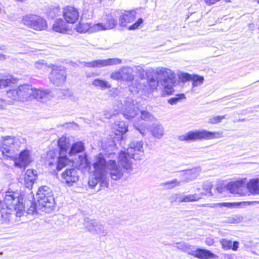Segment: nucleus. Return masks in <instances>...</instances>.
I'll return each mask as SVG.
<instances>
[{"label":"nucleus","mask_w":259,"mask_h":259,"mask_svg":"<svg viewBox=\"0 0 259 259\" xmlns=\"http://www.w3.org/2000/svg\"><path fill=\"white\" fill-rule=\"evenodd\" d=\"M201 197L196 194L186 195L183 194H174L171 196V201L179 202H188L198 200Z\"/></svg>","instance_id":"20"},{"label":"nucleus","mask_w":259,"mask_h":259,"mask_svg":"<svg viewBox=\"0 0 259 259\" xmlns=\"http://www.w3.org/2000/svg\"><path fill=\"white\" fill-rule=\"evenodd\" d=\"M65 92H66V91L63 90V91H62V93L64 95H65V93H64Z\"/></svg>","instance_id":"60"},{"label":"nucleus","mask_w":259,"mask_h":259,"mask_svg":"<svg viewBox=\"0 0 259 259\" xmlns=\"http://www.w3.org/2000/svg\"><path fill=\"white\" fill-rule=\"evenodd\" d=\"M92 26L93 25H91L88 23H79V24L76 26V30L80 33H84L89 29L91 31H94L92 29Z\"/></svg>","instance_id":"35"},{"label":"nucleus","mask_w":259,"mask_h":259,"mask_svg":"<svg viewBox=\"0 0 259 259\" xmlns=\"http://www.w3.org/2000/svg\"><path fill=\"white\" fill-rule=\"evenodd\" d=\"M92 84L96 87L100 88L102 90L109 89L111 87L108 81L99 78L94 79L92 81Z\"/></svg>","instance_id":"32"},{"label":"nucleus","mask_w":259,"mask_h":259,"mask_svg":"<svg viewBox=\"0 0 259 259\" xmlns=\"http://www.w3.org/2000/svg\"><path fill=\"white\" fill-rule=\"evenodd\" d=\"M22 21L25 25L35 30L41 31L47 28L46 20L38 15L33 14L25 15L23 17Z\"/></svg>","instance_id":"10"},{"label":"nucleus","mask_w":259,"mask_h":259,"mask_svg":"<svg viewBox=\"0 0 259 259\" xmlns=\"http://www.w3.org/2000/svg\"><path fill=\"white\" fill-rule=\"evenodd\" d=\"M1 12V8H0V12Z\"/></svg>","instance_id":"64"},{"label":"nucleus","mask_w":259,"mask_h":259,"mask_svg":"<svg viewBox=\"0 0 259 259\" xmlns=\"http://www.w3.org/2000/svg\"><path fill=\"white\" fill-rule=\"evenodd\" d=\"M30 162V152L25 150L20 152L18 158L15 160V165L19 167H26Z\"/></svg>","instance_id":"22"},{"label":"nucleus","mask_w":259,"mask_h":259,"mask_svg":"<svg viewBox=\"0 0 259 259\" xmlns=\"http://www.w3.org/2000/svg\"><path fill=\"white\" fill-rule=\"evenodd\" d=\"M33 92V99H36L41 102H46L53 97L51 90L49 89L42 90L34 88Z\"/></svg>","instance_id":"18"},{"label":"nucleus","mask_w":259,"mask_h":259,"mask_svg":"<svg viewBox=\"0 0 259 259\" xmlns=\"http://www.w3.org/2000/svg\"><path fill=\"white\" fill-rule=\"evenodd\" d=\"M36 195L38 207L42 211L49 213L54 208L55 199L51 189L48 186L39 187Z\"/></svg>","instance_id":"5"},{"label":"nucleus","mask_w":259,"mask_h":259,"mask_svg":"<svg viewBox=\"0 0 259 259\" xmlns=\"http://www.w3.org/2000/svg\"><path fill=\"white\" fill-rule=\"evenodd\" d=\"M23 199V195L18 192L8 190L6 193L4 200L8 209L16 211L17 217H20L25 209L28 214H33L36 211L37 206L35 202L24 201Z\"/></svg>","instance_id":"1"},{"label":"nucleus","mask_w":259,"mask_h":259,"mask_svg":"<svg viewBox=\"0 0 259 259\" xmlns=\"http://www.w3.org/2000/svg\"><path fill=\"white\" fill-rule=\"evenodd\" d=\"M15 138L13 136H6L3 137V145L4 146H6L7 147H9V148H3L4 149H10L11 150V152L13 154L12 151L13 150L11 148H12V146L15 143Z\"/></svg>","instance_id":"33"},{"label":"nucleus","mask_w":259,"mask_h":259,"mask_svg":"<svg viewBox=\"0 0 259 259\" xmlns=\"http://www.w3.org/2000/svg\"><path fill=\"white\" fill-rule=\"evenodd\" d=\"M143 143L142 141H134L130 144L127 148V152L121 151L119 154V162L123 168L130 169L132 167L131 158L135 160L140 159L143 154Z\"/></svg>","instance_id":"4"},{"label":"nucleus","mask_w":259,"mask_h":259,"mask_svg":"<svg viewBox=\"0 0 259 259\" xmlns=\"http://www.w3.org/2000/svg\"><path fill=\"white\" fill-rule=\"evenodd\" d=\"M228 259H233V258L231 256H228Z\"/></svg>","instance_id":"61"},{"label":"nucleus","mask_w":259,"mask_h":259,"mask_svg":"<svg viewBox=\"0 0 259 259\" xmlns=\"http://www.w3.org/2000/svg\"><path fill=\"white\" fill-rule=\"evenodd\" d=\"M110 77L116 80L125 81L128 85H132L134 80V75L133 74V69L128 66H124L117 71L112 72Z\"/></svg>","instance_id":"12"},{"label":"nucleus","mask_w":259,"mask_h":259,"mask_svg":"<svg viewBox=\"0 0 259 259\" xmlns=\"http://www.w3.org/2000/svg\"><path fill=\"white\" fill-rule=\"evenodd\" d=\"M194 257L200 259H210L218 257V256L209 250L203 248L195 249Z\"/></svg>","instance_id":"25"},{"label":"nucleus","mask_w":259,"mask_h":259,"mask_svg":"<svg viewBox=\"0 0 259 259\" xmlns=\"http://www.w3.org/2000/svg\"><path fill=\"white\" fill-rule=\"evenodd\" d=\"M61 177L68 186H71L78 181V170L74 168H67L62 172Z\"/></svg>","instance_id":"15"},{"label":"nucleus","mask_w":259,"mask_h":259,"mask_svg":"<svg viewBox=\"0 0 259 259\" xmlns=\"http://www.w3.org/2000/svg\"><path fill=\"white\" fill-rule=\"evenodd\" d=\"M63 17L66 23H74L79 18L78 10L72 6H67L63 9Z\"/></svg>","instance_id":"17"},{"label":"nucleus","mask_w":259,"mask_h":259,"mask_svg":"<svg viewBox=\"0 0 259 259\" xmlns=\"http://www.w3.org/2000/svg\"><path fill=\"white\" fill-rule=\"evenodd\" d=\"M114 129L116 132L115 135L117 136L114 137V140L121 141L123 139V135L127 131L128 125L125 121H116L114 125Z\"/></svg>","instance_id":"21"},{"label":"nucleus","mask_w":259,"mask_h":259,"mask_svg":"<svg viewBox=\"0 0 259 259\" xmlns=\"http://www.w3.org/2000/svg\"><path fill=\"white\" fill-rule=\"evenodd\" d=\"M122 60L118 58L97 60L85 63V66L87 67L101 68L107 66H113L120 64Z\"/></svg>","instance_id":"14"},{"label":"nucleus","mask_w":259,"mask_h":259,"mask_svg":"<svg viewBox=\"0 0 259 259\" xmlns=\"http://www.w3.org/2000/svg\"><path fill=\"white\" fill-rule=\"evenodd\" d=\"M231 203H227V202H223V203H213L209 205V207L212 208L214 207H222L223 206L230 207L232 206Z\"/></svg>","instance_id":"43"},{"label":"nucleus","mask_w":259,"mask_h":259,"mask_svg":"<svg viewBox=\"0 0 259 259\" xmlns=\"http://www.w3.org/2000/svg\"><path fill=\"white\" fill-rule=\"evenodd\" d=\"M243 185L242 181H237L234 182H231L227 185V189L232 193H238L239 188Z\"/></svg>","instance_id":"31"},{"label":"nucleus","mask_w":259,"mask_h":259,"mask_svg":"<svg viewBox=\"0 0 259 259\" xmlns=\"http://www.w3.org/2000/svg\"><path fill=\"white\" fill-rule=\"evenodd\" d=\"M65 137H61L58 141L59 151L51 150L47 154V161L50 166L56 165L58 170H61L70 162L66 153L68 150V145Z\"/></svg>","instance_id":"3"},{"label":"nucleus","mask_w":259,"mask_h":259,"mask_svg":"<svg viewBox=\"0 0 259 259\" xmlns=\"http://www.w3.org/2000/svg\"><path fill=\"white\" fill-rule=\"evenodd\" d=\"M104 116H105V118H106L107 119H109L111 117L112 114L111 113H106V112H105Z\"/></svg>","instance_id":"54"},{"label":"nucleus","mask_w":259,"mask_h":259,"mask_svg":"<svg viewBox=\"0 0 259 259\" xmlns=\"http://www.w3.org/2000/svg\"><path fill=\"white\" fill-rule=\"evenodd\" d=\"M44 65V61L43 60L36 62L35 63V67L38 69L42 68Z\"/></svg>","instance_id":"47"},{"label":"nucleus","mask_w":259,"mask_h":259,"mask_svg":"<svg viewBox=\"0 0 259 259\" xmlns=\"http://www.w3.org/2000/svg\"><path fill=\"white\" fill-rule=\"evenodd\" d=\"M105 161L103 155L100 153L96 157L95 161L93 164L94 171L93 174L89 178L88 181L89 187L93 189L99 183L100 180H102L106 176V171L104 168Z\"/></svg>","instance_id":"6"},{"label":"nucleus","mask_w":259,"mask_h":259,"mask_svg":"<svg viewBox=\"0 0 259 259\" xmlns=\"http://www.w3.org/2000/svg\"><path fill=\"white\" fill-rule=\"evenodd\" d=\"M118 14L116 11H112L109 13L105 14L103 16V22L93 25L94 31L111 30L115 28L117 25Z\"/></svg>","instance_id":"9"},{"label":"nucleus","mask_w":259,"mask_h":259,"mask_svg":"<svg viewBox=\"0 0 259 259\" xmlns=\"http://www.w3.org/2000/svg\"><path fill=\"white\" fill-rule=\"evenodd\" d=\"M185 98V95L184 94H178L176 97L171 98L168 100V103L171 105H174L177 104L181 99Z\"/></svg>","instance_id":"39"},{"label":"nucleus","mask_w":259,"mask_h":259,"mask_svg":"<svg viewBox=\"0 0 259 259\" xmlns=\"http://www.w3.org/2000/svg\"><path fill=\"white\" fill-rule=\"evenodd\" d=\"M99 182L100 184V187H106L108 188L109 186V183L107 182V180L106 179V176H104V178L102 180H100Z\"/></svg>","instance_id":"46"},{"label":"nucleus","mask_w":259,"mask_h":259,"mask_svg":"<svg viewBox=\"0 0 259 259\" xmlns=\"http://www.w3.org/2000/svg\"><path fill=\"white\" fill-rule=\"evenodd\" d=\"M52 29L55 32L64 33L68 29V25L63 19H58L54 21Z\"/></svg>","instance_id":"26"},{"label":"nucleus","mask_w":259,"mask_h":259,"mask_svg":"<svg viewBox=\"0 0 259 259\" xmlns=\"http://www.w3.org/2000/svg\"><path fill=\"white\" fill-rule=\"evenodd\" d=\"M54 11V15H55L56 13H57L58 12V9L57 8H55L53 9Z\"/></svg>","instance_id":"58"},{"label":"nucleus","mask_w":259,"mask_h":259,"mask_svg":"<svg viewBox=\"0 0 259 259\" xmlns=\"http://www.w3.org/2000/svg\"><path fill=\"white\" fill-rule=\"evenodd\" d=\"M51 82L56 86L63 85L66 81V72L62 66H56L54 68L50 74Z\"/></svg>","instance_id":"13"},{"label":"nucleus","mask_w":259,"mask_h":259,"mask_svg":"<svg viewBox=\"0 0 259 259\" xmlns=\"http://www.w3.org/2000/svg\"><path fill=\"white\" fill-rule=\"evenodd\" d=\"M151 131L152 135L156 138L160 139L163 136L164 129L161 124H153Z\"/></svg>","instance_id":"28"},{"label":"nucleus","mask_w":259,"mask_h":259,"mask_svg":"<svg viewBox=\"0 0 259 259\" xmlns=\"http://www.w3.org/2000/svg\"><path fill=\"white\" fill-rule=\"evenodd\" d=\"M243 217L240 214H235L228 218L226 222L230 224H238L242 222Z\"/></svg>","instance_id":"37"},{"label":"nucleus","mask_w":259,"mask_h":259,"mask_svg":"<svg viewBox=\"0 0 259 259\" xmlns=\"http://www.w3.org/2000/svg\"><path fill=\"white\" fill-rule=\"evenodd\" d=\"M211 187L212 184L209 183L207 185H204L203 188L204 189L206 190V191H208L209 193L210 194V195H212V194L211 192Z\"/></svg>","instance_id":"48"},{"label":"nucleus","mask_w":259,"mask_h":259,"mask_svg":"<svg viewBox=\"0 0 259 259\" xmlns=\"http://www.w3.org/2000/svg\"><path fill=\"white\" fill-rule=\"evenodd\" d=\"M220 134L218 132H211L206 130L190 131L179 137L180 141H194L198 140H209L218 138Z\"/></svg>","instance_id":"8"},{"label":"nucleus","mask_w":259,"mask_h":259,"mask_svg":"<svg viewBox=\"0 0 259 259\" xmlns=\"http://www.w3.org/2000/svg\"><path fill=\"white\" fill-rule=\"evenodd\" d=\"M141 118L145 121L152 120L154 118L153 115L146 110L141 111Z\"/></svg>","instance_id":"38"},{"label":"nucleus","mask_w":259,"mask_h":259,"mask_svg":"<svg viewBox=\"0 0 259 259\" xmlns=\"http://www.w3.org/2000/svg\"><path fill=\"white\" fill-rule=\"evenodd\" d=\"M84 150V146L83 143L81 142H77L72 145L69 151V154L70 156H72L75 154L83 151Z\"/></svg>","instance_id":"30"},{"label":"nucleus","mask_w":259,"mask_h":259,"mask_svg":"<svg viewBox=\"0 0 259 259\" xmlns=\"http://www.w3.org/2000/svg\"><path fill=\"white\" fill-rule=\"evenodd\" d=\"M185 243L181 242V243H176L175 244V247H177L178 249L182 250L183 248V245H185Z\"/></svg>","instance_id":"51"},{"label":"nucleus","mask_w":259,"mask_h":259,"mask_svg":"<svg viewBox=\"0 0 259 259\" xmlns=\"http://www.w3.org/2000/svg\"><path fill=\"white\" fill-rule=\"evenodd\" d=\"M34 88L31 85L22 84L7 92V96L15 101H27L33 99Z\"/></svg>","instance_id":"7"},{"label":"nucleus","mask_w":259,"mask_h":259,"mask_svg":"<svg viewBox=\"0 0 259 259\" xmlns=\"http://www.w3.org/2000/svg\"><path fill=\"white\" fill-rule=\"evenodd\" d=\"M13 82L9 78L0 79V89L11 86Z\"/></svg>","instance_id":"42"},{"label":"nucleus","mask_w":259,"mask_h":259,"mask_svg":"<svg viewBox=\"0 0 259 259\" xmlns=\"http://www.w3.org/2000/svg\"><path fill=\"white\" fill-rule=\"evenodd\" d=\"M50 15V16L51 17H52V18H53V17H54V15H52V14H50V15Z\"/></svg>","instance_id":"59"},{"label":"nucleus","mask_w":259,"mask_h":259,"mask_svg":"<svg viewBox=\"0 0 259 259\" xmlns=\"http://www.w3.org/2000/svg\"><path fill=\"white\" fill-rule=\"evenodd\" d=\"M246 120V118H242V119H239L238 120V121H240V122H244Z\"/></svg>","instance_id":"57"},{"label":"nucleus","mask_w":259,"mask_h":259,"mask_svg":"<svg viewBox=\"0 0 259 259\" xmlns=\"http://www.w3.org/2000/svg\"><path fill=\"white\" fill-rule=\"evenodd\" d=\"M36 171L27 169L24 177V185L29 191L31 190L36 178Z\"/></svg>","instance_id":"24"},{"label":"nucleus","mask_w":259,"mask_h":259,"mask_svg":"<svg viewBox=\"0 0 259 259\" xmlns=\"http://www.w3.org/2000/svg\"><path fill=\"white\" fill-rule=\"evenodd\" d=\"M192 81V87L195 88L203 84L204 78L203 76L198 75H193L191 79Z\"/></svg>","instance_id":"36"},{"label":"nucleus","mask_w":259,"mask_h":259,"mask_svg":"<svg viewBox=\"0 0 259 259\" xmlns=\"http://www.w3.org/2000/svg\"><path fill=\"white\" fill-rule=\"evenodd\" d=\"M205 243L208 246H211L214 243L213 239L211 237H208L205 240Z\"/></svg>","instance_id":"49"},{"label":"nucleus","mask_w":259,"mask_h":259,"mask_svg":"<svg viewBox=\"0 0 259 259\" xmlns=\"http://www.w3.org/2000/svg\"><path fill=\"white\" fill-rule=\"evenodd\" d=\"M87 227L90 232L96 233L101 236H106L108 233L107 230L104 229L102 224L94 220H91L90 225Z\"/></svg>","instance_id":"23"},{"label":"nucleus","mask_w":259,"mask_h":259,"mask_svg":"<svg viewBox=\"0 0 259 259\" xmlns=\"http://www.w3.org/2000/svg\"><path fill=\"white\" fill-rule=\"evenodd\" d=\"M192 75L188 73H182L180 75V78L184 82L191 80Z\"/></svg>","instance_id":"44"},{"label":"nucleus","mask_w":259,"mask_h":259,"mask_svg":"<svg viewBox=\"0 0 259 259\" xmlns=\"http://www.w3.org/2000/svg\"><path fill=\"white\" fill-rule=\"evenodd\" d=\"M180 184V182L178 181L177 179H175L171 181H168L166 182L162 183L161 184V186L164 187L167 189H171L179 186Z\"/></svg>","instance_id":"34"},{"label":"nucleus","mask_w":259,"mask_h":259,"mask_svg":"<svg viewBox=\"0 0 259 259\" xmlns=\"http://www.w3.org/2000/svg\"><path fill=\"white\" fill-rule=\"evenodd\" d=\"M226 118V115L215 116L210 118L208 123L210 124H216L220 123L222 120Z\"/></svg>","instance_id":"40"},{"label":"nucleus","mask_w":259,"mask_h":259,"mask_svg":"<svg viewBox=\"0 0 259 259\" xmlns=\"http://www.w3.org/2000/svg\"><path fill=\"white\" fill-rule=\"evenodd\" d=\"M139 109H136L131 100H128L124 102L122 109V114L124 117L127 119L132 118L136 116L138 113Z\"/></svg>","instance_id":"19"},{"label":"nucleus","mask_w":259,"mask_h":259,"mask_svg":"<svg viewBox=\"0 0 259 259\" xmlns=\"http://www.w3.org/2000/svg\"><path fill=\"white\" fill-rule=\"evenodd\" d=\"M5 106V101L0 98V109L3 108Z\"/></svg>","instance_id":"52"},{"label":"nucleus","mask_w":259,"mask_h":259,"mask_svg":"<svg viewBox=\"0 0 259 259\" xmlns=\"http://www.w3.org/2000/svg\"><path fill=\"white\" fill-rule=\"evenodd\" d=\"M220 1L221 0H204V2L205 3V4H207V5L211 6Z\"/></svg>","instance_id":"50"},{"label":"nucleus","mask_w":259,"mask_h":259,"mask_svg":"<svg viewBox=\"0 0 259 259\" xmlns=\"http://www.w3.org/2000/svg\"><path fill=\"white\" fill-rule=\"evenodd\" d=\"M103 159L105 161L104 168L106 175L109 173L111 179L114 181H118L121 179L123 176V171L122 168L117 164L115 160H109L106 161L104 156Z\"/></svg>","instance_id":"11"},{"label":"nucleus","mask_w":259,"mask_h":259,"mask_svg":"<svg viewBox=\"0 0 259 259\" xmlns=\"http://www.w3.org/2000/svg\"><path fill=\"white\" fill-rule=\"evenodd\" d=\"M257 3L258 4H259V0H257Z\"/></svg>","instance_id":"63"},{"label":"nucleus","mask_w":259,"mask_h":259,"mask_svg":"<svg viewBox=\"0 0 259 259\" xmlns=\"http://www.w3.org/2000/svg\"><path fill=\"white\" fill-rule=\"evenodd\" d=\"M189 245L185 243V245H183V248L182 249V250L184 251V252H185L186 250H187V248L188 247V246H189Z\"/></svg>","instance_id":"56"},{"label":"nucleus","mask_w":259,"mask_h":259,"mask_svg":"<svg viewBox=\"0 0 259 259\" xmlns=\"http://www.w3.org/2000/svg\"><path fill=\"white\" fill-rule=\"evenodd\" d=\"M195 248L194 246L189 245V246H188L185 252L187 253L188 254H189L192 256H194L195 253Z\"/></svg>","instance_id":"45"},{"label":"nucleus","mask_w":259,"mask_h":259,"mask_svg":"<svg viewBox=\"0 0 259 259\" xmlns=\"http://www.w3.org/2000/svg\"><path fill=\"white\" fill-rule=\"evenodd\" d=\"M248 204H256L259 203V201H247L246 202Z\"/></svg>","instance_id":"53"},{"label":"nucleus","mask_w":259,"mask_h":259,"mask_svg":"<svg viewBox=\"0 0 259 259\" xmlns=\"http://www.w3.org/2000/svg\"><path fill=\"white\" fill-rule=\"evenodd\" d=\"M220 243L222 248L225 250L232 249L233 251L237 250L239 246L238 241H232L227 239H222L220 240Z\"/></svg>","instance_id":"27"},{"label":"nucleus","mask_w":259,"mask_h":259,"mask_svg":"<svg viewBox=\"0 0 259 259\" xmlns=\"http://www.w3.org/2000/svg\"><path fill=\"white\" fill-rule=\"evenodd\" d=\"M155 74L157 75L156 79L152 77L147 80L150 90L153 91L160 84L163 87L165 93L168 95L171 94L174 91L173 88L176 83L175 73L169 69L159 67L156 69Z\"/></svg>","instance_id":"2"},{"label":"nucleus","mask_w":259,"mask_h":259,"mask_svg":"<svg viewBox=\"0 0 259 259\" xmlns=\"http://www.w3.org/2000/svg\"><path fill=\"white\" fill-rule=\"evenodd\" d=\"M137 12L135 10L124 11L121 13L118 18L119 25L121 27H126L127 23L133 22L136 18Z\"/></svg>","instance_id":"16"},{"label":"nucleus","mask_w":259,"mask_h":259,"mask_svg":"<svg viewBox=\"0 0 259 259\" xmlns=\"http://www.w3.org/2000/svg\"><path fill=\"white\" fill-rule=\"evenodd\" d=\"M5 197H4V200H5ZM3 198H4L3 194L0 191V204L1 205H2V202L3 200ZM4 201H5V200H4Z\"/></svg>","instance_id":"55"},{"label":"nucleus","mask_w":259,"mask_h":259,"mask_svg":"<svg viewBox=\"0 0 259 259\" xmlns=\"http://www.w3.org/2000/svg\"><path fill=\"white\" fill-rule=\"evenodd\" d=\"M100 189H100V188H99V189L97 190V191H99L100 190Z\"/></svg>","instance_id":"62"},{"label":"nucleus","mask_w":259,"mask_h":259,"mask_svg":"<svg viewBox=\"0 0 259 259\" xmlns=\"http://www.w3.org/2000/svg\"><path fill=\"white\" fill-rule=\"evenodd\" d=\"M247 188L251 193L259 194V179L250 180L247 184Z\"/></svg>","instance_id":"29"},{"label":"nucleus","mask_w":259,"mask_h":259,"mask_svg":"<svg viewBox=\"0 0 259 259\" xmlns=\"http://www.w3.org/2000/svg\"><path fill=\"white\" fill-rule=\"evenodd\" d=\"M143 23V19L140 18L134 24L128 27L129 30H134L137 29Z\"/></svg>","instance_id":"41"}]
</instances>
